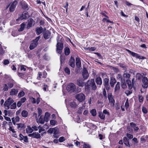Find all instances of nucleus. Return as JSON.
Masks as SVG:
<instances>
[{"mask_svg": "<svg viewBox=\"0 0 148 148\" xmlns=\"http://www.w3.org/2000/svg\"><path fill=\"white\" fill-rule=\"evenodd\" d=\"M4 106L5 109L7 110L15 109L16 107V103L14 102V100L12 98L9 97L5 101Z\"/></svg>", "mask_w": 148, "mask_h": 148, "instance_id": "obj_1", "label": "nucleus"}, {"mask_svg": "<svg viewBox=\"0 0 148 148\" xmlns=\"http://www.w3.org/2000/svg\"><path fill=\"white\" fill-rule=\"evenodd\" d=\"M91 86L92 89L95 90L97 89V87L95 82L94 79L88 80L87 82L85 83V89L88 90Z\"/></svg>", "mask_w": 148, "mask_h": 148, "instance_id": "obj_2", "label": "nucleus"}, {"mask_svg": "<svg viewBox=\"0 0 148 148\" xmlns=\"http://www.w3.org/2000/svg\"><path fill=\"white\" fill-rule=\"evenodd\" d=\"M40 38L39 36L37 37L36 38L31 42L29 48L30 50H32L35 48L38 44V41Z\"/></svg>", "mask_w": 148, "mask_h": 148, "instance_id": "obj_3", "label": "nucleus"}, {"mask_svg": "<svg viewBox=\"0 0 148 148\" xmlns=\"http://www.w3.org/2000/svg\"><path fill=\"white\" fill-rule=\"evenodd\" d=\"M126 50L129 53H130V55H131L134 57H135L137 58L141 59H144L145 58L144 57L140 56L138 54L135 53L127 49Z\"/></svg>", "mask_w": 148, "mask_h": 148, "instance_id": "obj_4", "label": "nucleus"}, {"mask_svg": "<svg viewBox=\"0 0 148 148\" xmlns=\"http://www.w3.org/2000/svg\"><path fill=\"white\" fill-rule=\"evenodd\" d=\"M76 98L79 102H82L85 100V97L84 94L80 93L76 96Z\"/></svg>", "mask_w": 148, "mask_h": 148, "instance_id": "obj_5", "label": "nucleus"}, {"mask_svg": "<svg viewBox=\"0 0 148 148\" xmlns=\"http://www.w3.org/2000/svg\"><path fill=\"white\" fill-rule=\"evenodd\" d=\"M63 44L62 43L58 42L56 45V51L57 52L61 54L62 53V51L63 49Z\"/></svg>", "mask_w": 148, "mask_h": 148, "instance_id": "obj_6", "label": "nucleus"}, {"mask_svg": "<svg viewBox=\"0 0 148 148\" xmlns=\"http://www.w3.org/2000/svg\"><path fill=\"white\" fill-rule=\"evenodd\" d=\"M66 89L67 90L69 91H74L75 89V85L73 83H70L67 85Z\"/></svg>", "mask_w": 148, "mask_h": 148, "instance_id": "obj_7", "label": "nucleus"}, {"mask_svg": "<svg viewBox=\"0 0 148 148\" xmlns=\"http://www.w3.org/2000/svg\"><path fill=\"white\" fill-rule=\"evenodd\" d=\"M142 81L143 84L142 86L144 88H147L148 87V79L147 77H143Z\"/></svg>", "mask_w": 148, "mask_h": 148, "instance_id": "obj_8", "label": "nucleus"}, {"mask_svg": "<svg viewBox=\"0 0 148 148\" xmlns=\"http://www.w3.org/2000/svg\"><path fill=\"white\" fill-rule=\"evenodd\" d=\"M28 16L29 15L28 12H25L23 13V14L21 15L18 18L16 19V21H17L23 19H26Z\"/></svg>", "mask_w": 148, "mask_h": 148, "instance_id": "obj_9", "label": "nucleus"}, {"mask_svg": "<svg viewBox=\"0 0 148 148\" xmlns=\"http://www.w3.org/2000/svg\"><path fill=\"white\" fill-rule=\"evenodd\" d=\"M76 84L78 86L81 87H83L84 85H85L84 80L82 78L78 79L76 81Z\"/></svg>", "mask_w": 148, "mask_h": 148, "instance_id": "obj_10", "label": "nucleus"}, {"mask_svg": "<svg viewBox=\"0 0 148 148\" xmlns=\"http://www.w3.org/2000/svg\"><path fill=\"white\" fill-rule=\"evenodd\" d=\"M50 134L53 133L54 134H58L59 133V130L57 127L50 128L47 132Z\"/></svg>", "mask_w": 148, "mask_h": 148, "instance_id": "obj_11", "label": "nucleus"}, {"mask_svg": "<svg viewBox=\"0 0 148 148\" xmlns=\"http://www.w3.org/2000/svg\"><path fill=\"white\" fill-rule=\"evenodd\" d=\"M82 75L83 78L85 79H87L89 77V73L85 68H84L83 69V71L82 72Z\"/></svg>", "mask_w": 148, "mask_h": 148, "instance_id": "obj_12", "label": "nucleus"}, {"mask_svg": "<svg viewBox=\"0 0 148 148\" xmlns=\"http://www.w3.org/2000/svg\"><path fill=\"white\" fill-rule=\"evenodd\" d=\"M108 98L109 102L112 104V106H114L115 101L111 93H109L108 94Z\"/></svg>", "mask_w": 148, "mask_h": 148, "instance_id": "obj_13", "label": "nucleus"}, {"mask_svg": "<svg viewBox=\"0 0 148 148\" xmlns=\"http://www.w3.org/2000/svg\"><path fill=\"white\" fill-rule=\"evenodd\" d=\"M28 23L26 28L29 29L30 27L34 25L35 24V21L32 18H29L28 21Z\"/></svg>", "mask_w": 148, "mask_h": 148, "instance_id": "obj_14", "label": "nucleus"}, {"mask_svg": "<svg viewBox=\"0 0 148 148\" xmlns=\"http://www.w3.org/2000/svg\"><path fill=\"white\" fill-rule=\"evenodd\" d=\"M28 136H29L32 137L33 138L37 139L40 138H41L40 134L37 132H35L32 134H29L28 135Z\"/></svg>", "mask_w": 148, "mask_h": 148, "instance_id": "obj_15", "label": "nucleus"}, {"mask_svg": "<svg viewBox=\"0 0 148 148\" xmlns=\"http://www.w3.org/2000/svg\"><path fill=\"white\" fill-rule=\"evenodd\" d=\"M69 64L71 67H74L75 66V59L72 56L69 62Z\"/></svg>", "mask_w": 148, "mask_h": 148, "instance_id": "obj_16", "label": "nucleus"}, {"mask_svg": "<svg viewBox=\"0 0 148 148\" xmlns=\"http://www.w3.org/2000/svg\"><path fill=\"white\" fill-rule=\"evenodd\" d=\"M17 4V2L16 1H14L12 3L9 8L11 12H13Z\"/></svg>", "mask_w": 148, "mask_h": 148, "instance_id": "obj_17", "label": "nucleus"}, {"mask_svg": "<svg viewBox=\"0 0 148 148\" xmlns=\"http://www.w3.org/2000/svg\"><path fill=\"white\" fill-rule=\"evenodd\" d=\"M117 79L120 80L121 83H124L125 82V79L122 76L121 74H118L116 76Z\"/></svg>", "mask_w": 148, "mask_h": 148, "instance_id": "obj_18", "label": "nucleus"}, {"mask_svg": "<svg viewBox=\"0 0 148 148\" xmlns=\"http://www.w3.org/2000/svg\"><path fill=\"white\" fill-rule=\"evenodd\" d=\"M116 82V80L113 77H111L110 81V84L111 86L113 87Z\"/></svg>", "mask_w": 148, "mask_h": 148, "instance_id": "obj_19", "label": "nucleus"}, {"mask_svg": "<svg viewBox=\"0 0 148 148\" xmlns=\"http://www.w3.org/2000/svg\"><path fill=\"white\" fill-rule=\"evenodd\" d=\"M130 125L131 127L134 128V131L135 132H137L139 128L138 127L136 126V125L133 122L130 123Z\"/></svg>", "mask_w": 148, "mask_h": 148, "instance_id": "obj_20", "label": "nucleus"}, {"mask_svg": "<svg viewBox=\"0 0 148 148\" xmlns=\"http://www.w3.org/2000/svg\"><path fill=\"white\" fill-rule=\"evenodd\" d=\"M76 64L77 68H79L81 66L80 60L78 58H76Z\"/></svg>", "mask_w": 148, "mask_h": 148, "instance_id": "obj_21", "label": "nucleus"}, {"mask_svg": "<svg viewBox=\"0 0 148 148\" xmlns=\"http://www.w3.org/2000/svg\"><path fill=\"white\" fill-rule=\"evenodd\" d=\"M44 38L45 39H47L50 36V33L49 31H46L44 34Z\"/></svg>", "mask_w": 148, "mask_h": 148, "instance_id": "obj_22", "label": "nucleus"}, {"mask_svg": "<svg viewBox=\"0 0 148 148\" xmlns=\"http://www.w3.org/2000/svg\"><path fill=\"white\" fill-rule=\"evenodd\" d=\"M18 92L17 89H12L10 92V95H16Z\"/></svg>", "mask_w": 148, "mask_h": 148, "instance_id": "obj_23", "label": "nucleus"}, {"mask_svg": "<svg viewBox=\"0 0 148 148\" xmlns=\"http://www.w3.org/2000/svg\"><path fill=\"white\" fill-rule=\"evenodd\" d=\"M123 142L125 145L128 147H130V145L129 144V140L126 137H124L123 138Z\"/></svg>", "mask_w": 148, "mask_h": 148, "instance_id": "obj_24", "label": "nucleus"}, {"mask_svg": "<svg viewBox=\"0 0 148 148\" xmlns=\"http://www.w3.org/2000/svg\"><path fill=\"white\" fill-rule=\"evenodd\" d=\"M95 82L97 85H101L102 84L101 78L99 77L95 78Z\"/></svg>", "mask_w": 148, "mask_h": 148, "instance_id": "obj_25", "label": "nucleus"}, {"mask_svg": "<svg viewBox=\"0 0 148 148\" xmlns=\"http://www.w3.org/2000/svg\"><path fill=\"white\" fill-rule=\"evenodd\" d=\"M19 119L20 118L18 116L16 117L15 118L13 117L12 118V122L14 125L15 124L16 122H18L19 121Z\"/></svg>", "mask_w": 148, "mask_h": 148, "instance_id": "obj_26", "label": "nucleus"}, {"mask_svg": "<svg viewBox=\"0 0 148 148\" xmlns=\"http://www.w3.org/2000/svg\"><path fill=\"white\" fill-rule=\"evenodd\" d=\"M21 114L23 117L26 118L28 116V113L27 111L24 110L21 112Z\"/></svg>", "mask_w": 148, "mask_h": 148, "instance_id": "obj_27", "label": "nucleus"}, {"mask_svg": "<svg viewBox=\"0 0 148 148\" xmlns=\"http://www.w3.org/2000/svg\"><path fill=\"white\" fill-rule=\"evenodd\" d=\"M43 31V28L40 27H37L36 29V32L37 34L39 35Z\"/></svg>", "mask_w": 148, "mask_h": 148, "instance_id": "obj_28", "label": "nucleus"}, {"mask_svg": "<svg viewBox=\"0 0 148 148\" xmlns=\"http://www.w3.org/2000/svg\"><path fill=\"white\" fill-rule=\"evenodd\" d=\"M45 121V120L44 119H43V116H40L39 120L38 121H37V122L42 124H43L44 123Z\"/></svg>", "mask_w": 148, "mask_h": 148, "instance_id": "obj_29", "label": "nucleus"}, {"mask_svg": "<svg viewBox=\"0 0 148 148\" xmlns=\"http://www.w3.org/2000/svg\"><path fill=\"white\" fill-rule=\"evenodd\" d=\"M85 106L83 105L82 107L79 108L77 112L79 114H81L83 110L85 109Z\"/></svg>", "mask_w": 148, "mask_h": 148, "instance_id": "obj_30", "label": "nucleus"}, {"mask_svg": "<svg viewBox=\"0 0 148 148\" xmlns=\"http://www.w3.org/2000/svg\"><path fill=\"white\" fill-rule=\"evenodd\" d=\"M120 83L119 82H117L115 87V91L116 92L118 91L120 89Z\"/></svg>", "mask_w": 148, "mask_h": 148, "instance_id": "obj_31", "label": "nucleus"}, {"mask_svg": "<svg viewBox=\"0 0 148 148\" xmlns=\"http://www.w3.org/2000/svg\"><path fill=\"white\" fill-rule=\"evenodd\" d=\"M33 131L32 128H31L29 126H27V128L26 129V132L27 133H31Z\"/></svg>", "mask_w": 148, "mask_h": 148, "instance_id": "obj_32", "label": "nucleus"}, {"mask_svg": "<svg viewBox=\"0 0 148 148\" xmlns=\"http://www.w3.org/2000/svg\"><path fill=\"white\" fill-rule=\"evenodd\" d=\"M49 113L46 112L45 114L44 119L45 120V121L48 122L49 121Z\"/></svg>", "mask_w": 148, "mask_h": 148, "instance_id": "obj_33", "label": "nucleus"}, {"mask_svg": "<svg viewBox=\"0 0 148 148\" xmlns=\"http://www.w3.org/2000/svg\"><path fill=\"white\" fill-rule=\"evenodd\" d=\"M69 105L73 108H75L77 106V105L74 101L71 102L69 103Z\"/></svg>", "mask_w": 148, "mask_h": 148, "instance_id": "obj_34", "label": "nucleus"}, {"mask_svg": "<svg viewBox=\"0 0 148 148\" xmlns=\"http://www.w3.org/2000/svg\"><path fill=\"white\" fill-rule=\"evenodd\" d=\"M25 23H23L21 25V27L19 29L18 31L21 32L23 31L25 27Z\"/></svg>", "mask_w": 148, "mask_h": 148, "instance_id": "obj_35", "label": "nucleus"}, {"mask_svg": "<svg viewBox=\"0 0 148 148\" xmlns=\"http://www.w3.org/2000/svg\"><path fill=\"white\" fill-rule=\"evenodd\" d=\"M16 125L18 129L21 130L24 128V125L23 123L16 124Z\"/></svg>", "mask_w": 148, "mask_h": 148, "instance_id": "obj_36", "label": "nucleus"}, {"mask_svg": "<svg viewBox=\"0 0 148 148\" xmlns=\"http://www.w3.org/2000/svg\"><path fill=\"white\" fill-rule=\"evenodd\" d=\"M65 54L66 55H68L69 54L70 51L69 48L68 47H66L64 49Z\"/></svg>", "mask_w": 148, "mask_h": 148, "instance_id": "obj_37", "label": "nucleus"}, {"mask_svg": "<svg viewBox=\"0 0 148 148\" xmlns=\"http://www.w3.org/2000/svg\"><path fill=\"white\" fill-rule=\"evenodd\" d=\"M103 114L102 112L99 113V116L102 119H104L105 118V115Z\"/></svg>", "mask_w": 148, "mask_h": 148, "instance_id": "obj_38", "label": "nucleus"}, {"mask_svg": "<svg viewBox=\"0 0 148 148\" xmlns=\"http://www.w3.org/2000/svg\"><path fill=\"white\" fill-rule=\"evenodd\" d=\"M130 77V75L129 73H124L123 75V77L124 78H128Z\"/></svg>", "mask_w": 148, "mask_h": 148, "instance_id": "obj_39", "label": "nucleus"}, {"mask_svg": "<svg viewBox=\"0 0 148 148\" xmlns=\"http://www.w3.org/2000/svg\"><path fill=\"white\" fill-rule=\"evenodd\" d=\"M90 112L93 116H95L96 115V111L95 109H93L91 110Z\"/></svg>", "mask_w": 148, "mask_h": 148, "instance_id": "obj_40", "label": "nucleus"}, {"mask_svg": "<svg viewBox=\"0 0 148 148\" xmlns=\"http://www.w3.org/2000/svg\"><path fill=\"white\" fill-rule=\"evenodd\" d=\"M25 95L24 92L22 91L19 92L18 94V98H20L24 96Z\"/></svg>", "mask_w": 148, "mask_h": 148, "instance_id": "obj_41", "label": "nucleus"}, {"mask_svg": "<svg viewBox=\"0 0 148 148\" xmlns=\"http://www.w3.org/2000/svg\"><path fill=\"white\" fill-rule=\"evenodd\" d=\"M132 93V90H126L125 91V93L126 95L128 96L129 95H130Z\"/></svg>", "mask_w": 148, "mask_h": 148, "instance_id": "obj_42", "label": "nucleus"}, {"mask_svg": "<svg viewBox=\"0 0 148 148\" xmlns=\"http://www.w3.org/2000/svg\"><path fill=\"white\" fill-rule=\"evenodd\" d=\"M82 91L81 88L77 87L76 88H75V89L74 90V91L76 92H81Z\"/></svg>", "mask_w": 148, "mask_h": 148, "instance_id": "obj_43", "label": "nucleus"}, {"mask_svg": "<svg viewBox=\"0 0 148 148\" xmlns=\"http://www.w3.org/2000/svg\"><path fill=\"white\" fill-rule=\"evenodd\" d=\"M4 113L5 116H9L10 114V112L9 110H4Z\"/></svg>", "mask_w": 148, "mask_h": 148, "instance_id": "obj_44", "label": "nucleus"}, {"mask_svg": "<svg viewBox=\"0 0 148 148\" xmlns=\"http://www.w3.org/2000/svg\"><path fill=\"white\" fill-rule=\"evenodd\" d=\"M138 97H139V101L141 103L142 102L143 100V96L140 95H138Z\"/></svg>", "mask_w": 148, "mask_h": 148, "instance_id": "obj_45", "label": "nucleus"}, {"mask_svg": "<svg viewBox=\"0 0 148 148\" xmlns=\"http://www.w3.org/2000/svg\"><path fill=\"white\" fill-rule=\"evenodd\" d=\"M64 71L65 72L67 73L69 75L70 73V71L69 69L66 67L64 69Z\"/></svg>", "mask_w": 148, "mask_h": 148, "instance_id": "obj_46", "label": "nucleus"}, {"mask_svg": "<svg viewBox=\"0 0 148 148\" xmlns=\"http://www.w3.org/2000/svg\"><path fill=\"white\" fill-rule=\"evenodd\" d=\"M90 146L88 144H86L85 143H84L83 145V148H90Z\"/></svg>", "mask_w": 148, "mask_h": 148, "instance_id": "obj_47", "label": "nucleus"}, {"mask_svg": "<svg viewBox=\"0 0 148 148\" xmlns=\"http://www.w3.org/2000/svg\"><path fill=\"white\" fill-rule=\"evenodd\" d=\"M112 69L114 71V72L115 73H117L119 72V70L117 68L112 67Z\"/></svg>", "mask_w": 148, "mask_h": 148, "instance_id": "obj_48", "label": "nucleus"}, {"mask_svg": "<svg viewBox=\"0 0 148 148\" xmlns=\"http://www.w3.org/2000/svg\"><path fill=\"white\" fill-rule=\"evenodd\" d=\"M8 88L9 87L7 85L5 84L4 85L3 90L5 91H7L8 90Z\"/></svg>", "mask_w": 148, "mask_h": 148, "instance_id": "obj_49", "label": "nucleus"}, {"mask_svg": "<svg viewBox=\"0 0 148 148\" xmlns=\"http://www.w3.org/2000/svg\"><path fill=\"white\" fill-rule=\"evenodd\" d=\"M29 99L33 103H36V101L35 98L32 97H29Z\"/></svg>", "mask_w": 148, "mask_h": 148, "instance_id": "obj_50", "label": "nucleus"}, {"mask_svg": "<svg viewBox=\"0 0 148 148\" xmlns=\"http://www.w3.org/2000/svg\"><path fill=\"white\" fill-rule=\"evenodd\" d=\"M56 121L54 120H51L50 121V123L51 125L54 126L55 125Z\"/></svg>", "mask_w": 148, "mask_h": 148, "instance_id": "obj_51", "label": "nucleus"}, {"mask_svg": "<svg viewBox=\"0 0 148 148\" xmlns=\"http://www.w3.org/2000/svg\"><path fill=\"white\" fill-rule=\"evenodd\" d=\"M65 140V138L64 137H61L59 138V141L60 142H62Z\"/></svg>", "mask_w": 148, "mask_h": 148, "instance_id": "obj_52", "label": "nucleus"}, {"mask_svg": "<svg viewBox=\"0 0 148 148\" xmlns=\"http://www.w3.org/2000/svg\"><path fill=\"white\" fill-rule=\"evenodd\" d=\"M121 83V87L123 89H125L127 87V86L126 84L125 81V82L124 83Z\"/></svg>", "mask_w": 148, "mask_h": 148, "instance_id": "obj_53", "label": "nucleus"}, {"mask_svg": "<svg viewBox=\"0 0 148 148\" xmlns=\"http://www.w3.org/2000/svg\"><path fill=\"white\" fill-rule=\"evenodd\" d=\"M109 79L107 78H105L104 79L103 83L104 84L109 83Z\"/></svg>", "mask_w": 148, "mask_h": 148, "instance_id": "obj_54", "label": "nucleus"}, {"mask_svg": "<svg viewBox=\"0 0 148 148\" xmlns=\"http://www.w3.org/2000/svg\"><path fill=\"white\" fill-rule=\"evenodd\" d=\"M142 110L143 112L145 114H146L147 112V111L146 108L144 107L142 108Z\"/></svg>", "mask_w": 148, "mask_h": 148, "instance_id": "obj_55", "label": "nucleus"}, {"mask_svg": "<svg viewBox=\"0 0 148 148\" xmlns=\"http://www.w3.org/2000/svg\"><path fill=\"white\" fill-rule=\"evenodd\" d=\"M104 86L106 88V90H108L110 88V86L109 83L104 84Z\"/></svg>", "mask_w": 148, "mask_h": 148, "instance_id": "obj_56", "label": "nucleus"}, {"mask_svg": "<svg viewBox=\"0 0 148 148\" xmlns=\"http://www.w3.org/2000/svg\"><path fill=\"white\" fill-rule=\"evenodd\" d=\"M103 113L108 116L110 114L109 112L106 110H104L103 111Z\"/></svg>", "mask_w": 148, "mask_h": 148, "instance_id": "obj_57", "label": "nucleus"}, {"mask_svg": "<svg viewBox=\"0 0 148 148\" xmlns=\"http://www.w3.org/2000/svg\"><path fill=\"white\" fill-rule=\"evenodd\" d=\"M38 116H40L42 114V110L40 108H38Z\"/></svg>", "mask_w": 148, "mask_h": 148, "instance_id": "obj_58", "label": "nucleus"}, {"mask_svg": "<svg viewBox=\"0 0 148 148\" xmlns=\"http://www.w3.org/2000/svg\"><path fill=\"white\" fill-rule=\"evenodd\" d=\"M8 87L11 88L12 87L14 86V84L13 83L9 82L8 83Z\"/></svg>", "mask_w": 148, "mask_h": 148, "instance_id": "obj_59", "label": "nucleus"}, {"mask_svg": "<svg viewBox=\"0 0 148 148\" xmlns=\"http://www.w3.org/2000/svg\"><path fill=\"white\" fill-rule=\"evenodd\" d=\"M23 140L25 143H27L28 142V138L27 136H24L23 137Z\"/></svg>", "mask_w": 148, "mask_h": 148, "instance_id": "obj_60", "label": "nucleus"}, {"mask_svg": "<svg viewBox=\"0 0 148 148\" xmlns=\"http://www.w3.org/2000/svg\"><path fill=\"white\" fill-rule=\"evenodd\" d=\"M26 99L25 97H23L20 99V101L22 103H24L26 101Z\"/></svg>", "mask_w": 148, "mask_h": 148, "instance_id": "obj_61", "label": "nucleus"}, {"mask_svg": "<svg viewBox=\"0 0 148 148\" xmlns=\"http://www.w3.org/2000/svg\"><path fill=\"white\" fill-rule=\"evenodd\" d=\"M9 63V61L8 60H5L4 61L3 64L4 65H6Z\"/></svg>", "mask_w": 148, "mask_h": 148, "instance_id": "obj_62", "label": "nucleus"}, {"mask_svg": "<svg viewBox=\"0 0 148 148\" xmlns=\"http://www.w3.org/2000/svg\"><path fill=\"white\" fill-rule=\"evenodd\" d=\"M127 137L129 139H132L133 138V135L131 134L127 133Z\"/></svg>", "mask_w": 148, "mask_h": 148, "instance_id": "obj_63", "label": "nucleus"}, {"mask_svg": "<svg viewBox=\"0 0 148 148\" xmlns=\"http://www.w3.org/2000/svg\"><path fill=\"white\" fill-rule=\"evenodd\" d=\"M136 77L138 79H140L142 77L141 75L139 73H137L136 75Z\"/></svg>", "mask_w": 148, "mask_h": 148, "instance_id": "obj_64", "label": "nucleus"}]
</instances>
